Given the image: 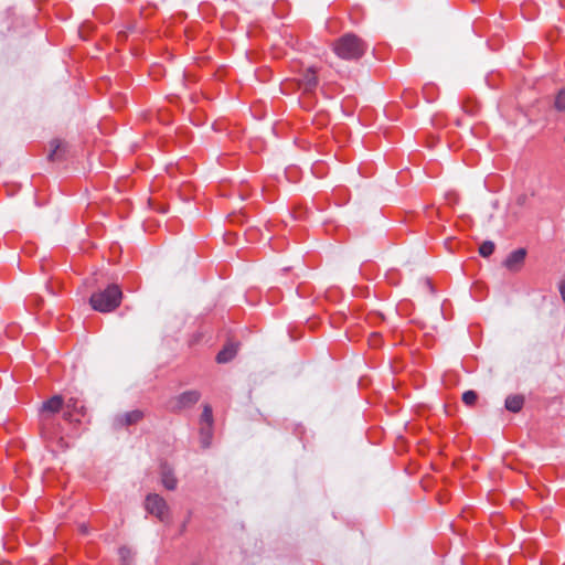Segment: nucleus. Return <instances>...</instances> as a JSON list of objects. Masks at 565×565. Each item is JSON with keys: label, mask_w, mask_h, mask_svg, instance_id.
Returning <instances> with one entry per match:
<instances>
[{"label": "nucleus", "mask_w": 565, "mask_h": 565, "mask_svg": "<svg viewBox=\"0 0 565 565\" xmlns=\"http://www.w3.org/2000/svg\"><path fill=\"white\" fill-rule=\"evenodd\" d=\"M201 397V394L198 391H186L180 394L173 404L171 405L172 411L180 412L184 408L191 407L196 404Z\"/></svg>", "instance_id": "nucleus-6"}, {"label": "nucleus", "mask_w": 565, "mask_h": 565, "mask_svg": "<svg viewBox=\"0 0 565 565\" xmlns=\"http://www.w3.org/2000/svg\"><path fill=\"white\" fill-rule=\"evenodd\" d=\"M236 352V345L233 343H228L217 353L216 361L218 363H226L235 356Z\"/></svg>", "instance_id": "nucleus-13"}, {"label": "nucleus", "mask_w": 565, "mask_h": 565, "mask_svg": "<svg viewBox=\"0 0 565 565\" xmlns=\"http://www.w3.org/2000/svg\"><path fill=\"white\" fill-rule=\"evenodd\" d=\"M200 424H213V412L210 405L203 406V412L201 414Z\"/></svg>", "instance_id": "nucleus-17"}, {"label": "nucleus", "mask_w": 565, "mask_h": 565, "mask_svg": "<svg viewBox=\"0 0 565 565\" xmlns=\"http://www.w3.org/2000/svg\"><path fill=\"white\" fill-rule=\"evenodd\" d=\"M373 338L377 340V334L376 333H373Z\"/></svg>", "instance_id": "nucleus-24"}, {"label": "nucleus", "mask_w": 565, "mask_h": 565, "mask_svg": "<svg viewBox=\"0 0 565 565\" xmlns=\"http://www.w3.org/2000/svg\"><path fill=\"white\" fill-rule=\"evenodd\" d=\"M119 556L122 562V565H130V559L132 557V552L129 547L122 546L119 548Z\"/></svg>", "instance_id": "nucleus-20"}, {"label": "nucleus", "mask_w": 565, "mask_h": 565, "mask_svg": "<svg viewBox=\"0 0 565 565\" xmlns=\"http://www.w3.org/2000/svg\"><path fill=\"white\" fill-rule=\"evenodd\" d=\"M213 438V424H200V443L202 448L211 446Z\"/></svg>", "instance_id": "nucleus-12"}, {"label": "nucleus", "mask_w": 565, "mask_h": 565, "mask_svg": "<svg viewBox=\"0 0 565 565\" xmlns=\"http://www.w3.org/2000/svg\"><path fill=\"white\" fill-rule=\"evenodd\" d=\"M366 50V43L353 33L343 34L333 44L334 53L343 60H359Z\"/></svg>", "instance_id": "nucleus-2"}, {"label": "nucleus", "mask_w": 565, "mask_h": 565, "mask_svg": "<svg viewBox=\"0 0 565 565\" xmlns=\"http://www.w3.org/2000/svg\"><path fill=\"white\" fill-rule=\"evenodd\" d=\"M161 482L166 490L173 491L177 488V479L168 466L161 467Z\"/></svg>", "instance_id": "nucleus-11"}, {"label": "nucleus", "mask_w": 565, "mask_h": 565, "mask_svg": "<svg viewBox=\"0 0 565 565\" xmlns=\"http://www.w3.org/2000/svg\"><path fill=\"white\" fill-rule=\"evenodd\" d=\"M122 291L116 284L92 294L89 305L95 311L107 313L115 311L121 303Z\"/></svg>", "instance_id": "nucleus-1"}, {"label": "nucleus", "mask_w": 565, "mask_h": 565, "mask_svg": "<svg viewBox=\"0 0 565 565\" xmlns=\"http://www.w3.org/2000/svg\"><path fill=\"white\" fill-rule=\"evenodd\" d=\"M143 418V412L135 409L125 414L116 416L114 419V426L116 428L128 427L139 423Z\"/></svg>", "instance_id": "nucleus-8"}, {"label": "nucleus", "mask_w": 565, "mask_h": 565, "mask_svg": "<svg viewBox=\"0 0 565 565\" xmlns=\"http://www.w3.org/2000/svg\"><path fill=\"white\" fill-rule=\"evenodd\" d=\"M145 507L150 514L160 521H169L170 512L163 497H146Z\"/></svg>", "instance_id": "nucleus-4"}, {"label": "nucleus", "mask_w": 565, "mask_h": 565, "mask_svg": "<svg viewBox=\"0 0 565 565\" xmlns=\"http://www.w3.org/2000/svg\"><path fill=\"white\" fill-rule=\"evenodd\" d=\"M554 107L558 111H565V89H561L555 97Z\"/></svg>", "instance_id": "nucleus-19"}, {"label": "nucleus", "mask_w": 565, "mask_h": 565, "mask_svg": "<svg viewBox=\"0 0 565 565\" xmlns=\"http://www.w3.org/2000/svg\"><path fill=\"white\" fill-rule=\"evenodd\" d=\"M495 245L491 241L483 242L479 247V253L482 257H489L493 254Z\"/></svg>", "instance_id": "nucleus-16"}, {"label": "nucleus", "mask_w": 565, "mask_h": 565, "mask_svg": "<svg viewBox=\"0 0 565 565\" xmlns=\"http://www.w3.org/2000/svg\"><path fill=\"white\" fill-rule=\"evenodd\" d=\"M81 532L83 534H86L87 533V526L85 524L81 525Z\"/></svg>", "instance_id": "nucleus-22"}, {"label": "nucleus", "mask_w": 565, "mask_h": 565, "mask_svg": "<svg viewBox=\"0 0 565 565\" xmlns=\"http://www.w3.org/2000/svg\"><path fill=\"white\" fill-rule=\"evenodd\" d=\"M63 398L60 395H55L42 404L40 417L42 415L55 416V414H57L63 408Z\"/></svg>", "instance_id": "nucleus-10"}, {"label": "nucleus", "mask_w": 565, "mask_h": 565, "mask_svg": "<svg viewBox=\"0 0 565 565\" xmlns=\"http://www.w3.org/2000/svg\"><path fill=\"white\" fill-rule=\"evenodd\" d=\"M478 399V394L475 392V391H466L463 394H462V402L467 405V406H473L476 404Z\"/></svg>", "instance_id": "nucleus-18"}, {"label": "nucleus", "mask_w": 565, "mask_h": 565, "mask_svg": "<svg viewBox=\"0 0 565 565\" xmlns=\"http://www.w3.org/2000/svg\"><path fill=\"white\" fill-rule=\"evenodd\" d=\"M524 398L521 395H511L505 399V408L510 412L518 413L522 409Z\"/></svg>", "instance_id": "nucleus-14"}, {"label": "nucleus", "mask_w": 565, "mask_h": 565, "mask_svg": "<svg viewBox=\"0 0 565 565\" xmlns=\"http://www.w3.org/2000/svg\"><path fill=\"white\" fill-rule=\"evenodd\" d=\"M525 257L526 249L518 248L508 255V257L503 262V266L510 271L516 273L522 268Z\"/></svg>", "instance_id": "nucleus-7"}, {"label": "nucleus", "mask_w": 565, "mask_h": 565, "mask_svg": "<svg viewBox=\"0 0 565 565\" xmlns=\"http://www.w3.org/2000/svg\"><path fill=\"white\" fill-rule=\"evenodd\" d=\"M62 429L61 425L52 415H42L41 416V436L47 443V447H51L53 444L61 449L65 448L66 445L64 443V438L61 435Z\"/></svg>", "instance_id": "nucleus-3"}, {"label": "nucleus", "mask_w": 565, "mask_h": 565, "mask_svg": "<svg viewBox=\"0 0 565 565\" xmlns=\"http://www.w3.org/2000/svg\"><path fill=\"white\" fill-rule=\"evenodd\" d=\"M559 294L562 296V299L565 303V279H562L561 282H559Z\"/></svg>", "instance_id": "nucleus-21"}, {"label": "nucleus", "mask_w": 565, "mask_h": 565, "mask_svg": "<svg viewBox=\"0 0 565 565\" xmlns=\"http://www.w3.org/2000/svg\"><path fill=\"white\" fill-rule=\"evenodd\" d=\"M64 142H62L61 140H53L51 142V147H52V150L49 154V160L51 161H55V160H58L61 159L62 157V151L64 150Z\"/></svg>", "instance_id": "nucleus-15"}, {"label": "nucleus", "mask_w": 565, "mask_h": 565, "mask_svg": "<svg viewBox=\"0 0 565 565\" xmlns=\"http://www.w3.org/2000/svg\"><path fill=\"white\" fill-rule=\"evenodd\" d=\"M318 85L317 72L313 68H308L303 72L299 79V86L306 92L311 93Z\"/></svg>", "instance_id": "nucleus-9"}, {"label": "nucleus", "mask_w": 565, "mask_h": 565, "mask_svg": "<svg viewBox=\"0 0 565 565\" xmlns=\"http://www.w3.org/2000/svg\"><path fill=\"white\" fill-rule=\"evenodd\" d=\"M511 504H512V505H515V504H516V500H512V501H511Z\"/></svg>", "instance_id": "nucleus-23"}, {"label": "nucleus", "mask_w": 565, "mask_h": 565, "mask_svg": "<svg viewBox=\"0 0 565 565\" xmlns=\"http://www.w3.org/2000/svg\"><path fill=\"white\" fill-rule=\"evenodd\" d=\"M86 416V407L76 397H70L65 403L64 419L70 423H81Z\"/></svg>", "instance_id": "nucleus-5"}]
</instances>
